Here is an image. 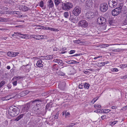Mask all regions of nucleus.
Wrapping results in <instances>:
<instances>
[{
  "mask_svg": "<svg viewBox=\"0 0 127 127\" xmlns=\"http://www.w3.org/2000/svg\"><path fill=\"white\" fill-rule=\"evenodd\" d=\"M66 62L68 64H71V60H70V61L67 60V61H66Z\"/></svg>",
  "mask_w": 127,
  "mask_h": 127,
  "instance_id": "58",
  "label": "nucleus"
},
{
  "mask_svg": "<svg viewBox=\"0 0 127 127\" xmlns=\"http://www.w3.org/2000/svg\"><path fill=\"white\" fill-rule=\"evenodd\" d=\"M48 2L49 7L51 8L54 5L53 2L52 0H49Z\"/></svg>",
  "mask_w": 127,
  "mask_h": 127,
  "instance_id": "21",
  "label": "nucleus"
},
{
  "mask_svg": "<svg viewBox=\"0 0 127 127\" xmlns=\"http://www.w3.org/2000/svg\"><path fill=\"white\" fill-rule=\"evenodd\" d=\"M3 124L4 126H6L8 124V121L7 120H5L3 123Z\"/></svg>",
  "mask_w": 127,
  "mask_h": 127,
  "instance_id": "34",
  "label": "nucleus"
},
{
  "mask_svg": "<svg viewBox=\"0 0 127 127\" xmlns=\"http://www.w3.org/2000/svg\"><path fill=\"white\" fill-rule=\"evenodd\" d=\"M70 115V113L69 112H67L66 113V114L65 115V117H68L69 115Z\"/></svg>",
  "mask_w": 127,
  "mask_h": 127,
  "instance_id": "57",
  "label": "nucleus"
},
{
  "mask_svg": "<svg viewBox=\"0 0 127 127\" xmlns=\"http://www.w3.org/2000/svg\"><path fill=\"white\" fill-rule=\"evenodd\" d=\"M94 112L101 113H103L104 112V110L103 109H98L95 110Z\"/></svg>",
  "mask_w": 127,
  "mask_h": 127,
  "instance_id": "19",
  "label": "nucleus"
},
{
  "mask_svg": "<svg viewBox=\"0 0 127 127\" xmlns=\"http://www.w3.org/2000/svg\"><path fill=\"white\" fill-rule=\"evenodd\" d=\"M122 66L124 67V68H125L127 67V65L126 64H122Z\"/></svg>",
  "mask_w": 127,
  "mask_h": 127,
  "instance_id": "62",
  "label": "nucleus"
},
{
  "mask_svg": "<svg viewBox=\"0 0 127 127\" xmlns=\"http://www.w3.org/2000/svg\"><path fill=\"white\" fill-rule=\"evenodd\" d=\"M81 55V54H76L74 55H73L72 56H71V57H73V56H80Z\"/></svg>",
  "mask_w": 127,
  "mask_h": 127,
  "instance_id": "53",
  "label": "nucleus"
},
{
  "mask_svg": "<svg viewBox=\"0 0 127 127\" xmlns=\"http://www.w3.org/2000/svg\"><path fill=\"white\" fill-rule=\"evenodd\" d=\"M75 125V124L74 123H72L70 124L69 126V127H72L74 126Z\"/></svg>",
  "mask_w": 127,
  "mask_h": 127,
  "instance_id": "52",
  "label": "nucleus"
},
{
  "mask_svg": "<svg viewBox=\"0 0 127 127\" xmlns=\"http://www.w3.org/2000/svg\"><path fill=\"white\" fill-rule=\"evenodd\" d=\"M54 3L56 6H58L60 3L61 1L60 0H54Z\"/></svg>",
  "mask_w": 127,
  "mask_h": 127,
  "instance_id": "24",
  "label": "nucleus"
},
{
  "mask_svg": "<svg viewBox=\"0 0 127 127\" xmlns=\"http://www.w3.org/2000/svg\"><path fill=\"white\" fill-rule=\"evenodd\" d=\"M108 22L110 25H113V21L111 19H109L108 20Z\"/></svg>",
  "mask_w": 127,
  "mask_h": 127,
  "instance_id": "38",
  "label": "nucleus"
},
{
  "mask_svg": "<svg viewBox=\"0 0 127 127\" xmlns=\"http://www.w3.org/2000/svg\"><path fill=\"white\" fill-rule=\"evenodd\" d=\"M75 52V50H70L69 52V54H72L74 53Z\"/></svg>",
  "mask_w": 127,
  "mask_h": 127,
  "instance_id": "47",
  "label": "nucleus"
},
{
  "mask_svg": "<svg viewBox=\"0 0 127 127\" xmlns=\"http://www.w3.org/2000/svg\"><path fill=\"white\" fill-rule=\"evenodd\" d=\"M43 101V100L42 99H36L35 100L32 101V102H36V104L35 106L33 108V109L34 111H37V110L40 109L41 108V106L39 102H41Z\"/></svg>",
  "mask_w": 127,
  "mask_h": 127,
  "instance_id": "2",
  "label": "nucleus"
},
{
  "mask_svg": "<svg viewBox=\"0 0 127 127\" xmlns=\"http://www.w3.org/2000/svg\"><path fill=\"white\" fill-rule=\"evenodd\" d=\"M111 110L109 109H105L104 113H107L110 112Z\"/></svg>",
  "mask_w": 127,
  "mask_h": 127,
  "instance_id": "41",
  "label": "nucleus"
},
{
  "mask_svg": "<svg viewBox=\"0 0 127 127\" xmlns=\"http://www.w3.org/2000/svg\"><path fill=\"white\" fill-rule=\"evenodd\" d=\"M64 16L66 18H68L69 16V13L68 12H66L64 13Z\"/></svg>",
  "mask_w": 127,
  "mask_h": 127,
  "instance_id": "30",
  "label": "nucleus"
},
{
  "mask_svg": "<svg viewBox=\"0 0 127 127\" xmlns=\"http://www.w3.org/2000/svg\"><path fill=\"white\" fill-rule=\"evenodd\" d=\"M53 62L54 63H56L59 65L61 66H62L63 64L62 61L59 59H54L53 61Z\"/></svg>",
  "mask_w": 127,
  "mask_h": 127,
  "instance_id": "16",
  "label": "nucleus"
},
{
  "mask_svg": "<svg viewBox=\"0 0 127 127\" xmlns=\"http://www.w3.org/2000/svg\"><path fill=\"white\" fill-rule=\"evenodd\" d=\"M74 41L75 43H77L78 44H79L80 42V40L79 39H78L77 40H74Z\"/></svg>",
  "mask_w": 127,
  "mask_h": 127,
  "instance_id": "48",
  "label": "nucleus"
},
{
  "mask_svg": "<svg viewBox=\"0 0 127 127\" xmlns=\"http://www.w3.org/2000/svg\"><path fill=\"white\" fill-rule=\"evenodd\" d=\"M111 108L112 109H115L117 108V107L116 106H112L111 107Z\"/></svg>",
  "mask_w": 127,
  "mask_h": 127,
  "instance_id": "60",
  "label": "nucleus"
},
{
  "mask_svg": "<svg viewBox=\"0 0 127 127\" xmlns=\"http://www.w3.org/2000/svg\"><path fill=\"white\" fill-rule=\"evenodd\" d=\"M97 23L99 25H104L106 23V19L102 17H99L97 20Z\"/></svg>",
  "mask_w": 127,
  "mask_h": 127,
  "instance_id": "7",
  "label": "nucleus"
},
{
  "mask_svg": "<svg viewBox=\"0 0 127 127\" xmlns=\"http://www.w3.org/2000/svg\"><path fill=\"white\" fill-rule=\"evenodd\" d=\"M43 63L41 60H39L36 63V65L39 67H42L43 66Z\"/></svg>",
  "mask_w": 127,
  "mask_h": 127,
  "instance_id": "15",
  "label": "nucleus"
},
{
  "mask_svg": "<svg viewBox=\"0 0 127 127\" xmlns=\"http://www.w3.org/2000/svg\"><path fill=\"white\" fill-rule=\"evenodd\" d=\"M112 71L115 72H117L118 71V69L116 68H114L112 70Z\"/></svg>",
  "mask_w": 127,
  "mask_h": 127,
  "instance_id": "55",
  "label": "nucleus"
},
{
  "mask_svg": "<svg viewBox=\"0 0 127 127\" xmlns=\"http://www.w3.org/2000/svg\"><path fill=\"white\" fill-rule=\"evenodd\" d=\"M66 111H64L63 112L62 115L63 116H65V115L66 114Z\"/></svg>",
  "mask_w": 127,
  "mask_h": 127,
  "instance_id": "61",
  "label": "nucleus"
},
{
  "mask_svg": "<svg viewBox=\"0 0 127 127\" xmlns=\"http://www.w3.org/2000/svg\"><path fill=\"white\" fill-rule=\"evenodd\" d=\"M50 106V104H47L45 107V110H46L48 109L49 107Z\"/></svg>",
  "mask_w": 127,
  "mask_h": 127,
  "instance_id": "39",
  "label": "nucleus"
},
{
  "mask_svg": "<svg viewBox=\"0 0 127 127\" xmlns=\"http://www.w3.org/2000/svg\"><path fill=\"white\" fill-rule=\"evenodd\" d=\"M69 20L74 23L77 22L78 21V18L76 15H75L73 13H70Z\"/></svg>",
  "mask_w": 127,
  "mask_h": 127,
  "instance_id": "4",
  "label": "nucleus"
},
{
  "mask_svg": "<svg viewBox=\"0 0 127 127\" xmlns=\"http://www.w3.org/2000/svg\"><path fill=\"white\" fill-rule=\"evenodd\" d=\"M83 87H84V84L83 83H81L79 86V88L80 89H82Z\"/></svg>",
  "mask_w": 127,
  "mask_h": 127,
  "instance_id": "36",
  "label": "nucleus"
},
{
  "mask_svg": "<svg viewBox=\"0 0 127 127\" xmlns=\"http://www.w3.org/2000/svg\"><path fill=\"white\" fill-rule=\"evenodd\" d=\"M30 8L24 5H21L19 7V9L23 11H26L30 10Z\"/></svg>",
  "mask_w": 127,
  "mask_h": 127,
  "instance_id": "14",
  "label": "nucleus"
},
{
  "mask_svg": "<svg viewBox=\"0 0 127 127\" xmlns=\"http://www.w3.org/2000/svg\"><path fill=\"white\" fill-rule=\"evenodd\" d=\"M94 107L95 109L100 108L101 107V105L98 104H95L94 105Z\"/></svg>",
  "mask_w": 127,
  "mask_h": 127,
  "instance_id": "27",
  "label": "nucleus"
},
{
  "mask_svg": "<svg viewBox=\"0 0 127 127\" xmlns=\"http://www.w3.org/2000/svg\"><path fill=\"white\" fill-rule=\"evenodd\" d=\"M119 8L117 7L112 10V14L113 16H117L121 13V11Z\"/></svg>",
  "mask_w": 127,
  "mask_h": 127,
  "instance_id": "8",
  "label": "nucleus"
},
{
  "mask_svg": "<svg viewBox=\"0 0 127 127\" xmlns=\"http://www.w3.org/2000/svg\"><path fill=\"white\" fill-rule=\"evenodd\" d=\"M20 35H22V36L21 37L22 38H26V37H28V35L27 34H20Z\"/></svg>",
  "mask_w": 127,
  "mask_h": 127,
  "instance_id": "35",
  "label": "nucleus"
},
{
  "mask_svg": "<svg viewBox=\"0 0 127 127\" xmlns=\"http://www.w3.org/2000/svg\"><path fill=\"white\" fill-rule=\"evenodd\" d=\"M90 85L89 84H87V83H85L84 84V87L85 88L88 89L90 86Z\"/></svg>",
  "mask_w": 127,
  "mask_h": 127,
  "instance_id": "28",
  "label": "nucleus"
},
{
  "mask_svg": "<svg viewBox=\"0 0 127 127\" xmlns=\"http://www.w3.org/2000/svg\"><path fill=\"white\" fill-rule=\"evenodd\" d=\"M37 36L36 35H31V37L34 38L36 39L37 38Z\"/></svg>",
  "mask_w": 127,
  "mask_h": 127,
  "instance_id": "50",
  "label": "nucleus"
},
{
  "mask_svg": "<svg viewBox=\"0 0 127 127\" xmlns=\"http://www.w3.org/2000/svg\"><path fill=\"white\" fill-rule=\"evenodd\" d=\"M98 65L100 66H104L103 62L98 63Z\"/></svg>",
  "mask_w": 127,
  "mask_h": 127,
  "instance_id": "51",
  "label": "nucleus"
},
{
  "mask_svg": "<svg viewBox=\"0 0 127 127\" xmlns=\"http://www.w3.org/2000/svg\"><path fill=\"white\" fill-rule=\"evenodd\" d=\"M65 82H63L62 83V89L63 90L64 89V87L65 86Z\"/></svg>",
  "mask_w": 127,
  "mask_h": 127,
  "instance_id": "45",
  "label": "nucleus"
},
{
  "mask_svg": "<svg viewBox=\"0 0 127 127\" xmlns=\"http://www.w3.org/2000/svg\"><path fill=\"white\" fill-rule=\"evenodd\" d=\"M122 78H124V79H126L127 78V75H126L124 76H123L122 77Z\"/></svg>",
  "mask_w": 127,
  "mask_h": 127,
  "instance_id": "63",
  "label": "nucleus"
},
{
  "mask_svg": "<svg viewBox=\"0 0 127 127\" xmlns=\"http://www.w3.org/2000/svg\"><path fill=\"white\" fill-rule=\"evenodd\" d=\"M10 96V95H9L7 96H5L4 97H2L1 98V100H9L11 98V97H10L9 96Z\"/></svg>",
  "mask_w": 127,
  "mask_h": 127,
  "instance_id": "18",
  "label": "nucleus"
},
{
  "mask_svg": "<svg viewBox=\"0 0 127 127\" xmlns=\"http://www.w3.org/2000/svg\"><path fill=\"white\" fill-rule=\"evenodd\" d=\"M125 18V20L124 21V25H127V19L126 18Z\"/></svg>",
  "mask_w": 127,
  "mask_h": 127,
  "instance_id": "43",
  "label": "nucleus"
},
{
  "mask_svg": "<svg viewBox=\"0 0 127 127\" xmlns=\"http://www.w3.org/2000/svg\"><path fill=\"white\" fill-rule=\"evenodd\" d=\"M41 113H42L41 111H39L37 112V114H41Z\"/></svg>",
  "mask_w": 127,
  "mask_h": 127,
  "instance_id": "64",
  "label": "nucleus"
},
{
  "mask_svg": "<svg viewBox=\"0 0 127 127\" xmlns=\"http://www.w3.org/2000/svg\"><path fill=\"white\" fill-rule=\"evenodd\" d=\"M50 29H49V30L51 31H56L57 30L56 29H55L54 28H49Z\"/></svg>",
  "mask_w": 127,
  "mask_h": 127,
  "instance_id": "49",
  "label": "nucleus"
},
{
  "mask_svg": "<svg viewBox=\"0 0 127 127\" xmlns=\"http://www.w3.org/2000/svg\"><path fill=\"white\" fill-rule=\"evenodd\" d=\"M13 52H8L7 53V55L9 57H13Z\"/></svg>",
  "mask_w": 127,
  "mask_h": 127,
  "instance_id": "25",
  "label": "nucleus"
},
{
  "mask_svg": "<svg viewBox=\"0 0 127 127\" xmlns=\"http://www.w3.org/2000/svg\"><path fill=\"white\" fill-rule=\"evenodd\" d=\"M122 44H104L100 45V46L101 48H105L106 47H108L110 45H120Z\"/></svg>",
  "mask_w": 127,
  "mask_h": 127,
  "instance_id": "17",
  "label": "nucleus"
},
{
  "mask_svg": "<svg viewBox=\"0 0 127 127\" xmlns=\"http://www.w3.org/2000/svg\"><path fill=\"white\" fill-rule=\"evenodd\" d=\"M8 114L12 117L17 116L19 113V109L15 106H12L8 110Z\"/></svg>",
  "mask_w": 127,
  "mask_h": 127,
  "instance_id": "1",
  "label": "nucleus"
},
{
  "mask_svg": "<svg viewBox=\"0 0 127 127\" xmlns=\"http://www.w3.org/2000/svg\"><path fill=\"white\" fill-rule=\"evenodd\" d=\"M95 16L94 13L91 11H89L87 12L86 15V17L87 19H92Z\"/></svg>",
  "mask_w": 127,
  "mask_h": 127,
  "instance_id": "10",
  "label": "nucleus"
},
{
  "mask_svg": "<svg viewBox=\"0 0 127 127\" xmlns=\"http://www.w3.org/2000/svg\"><path fill=\"white\" fill-rule=\"evenodd\" d=\"M59 113L58 112H57L56 114L55 115H53V116L54 118L55 119H57L59 117Z\"/></svg>",
  "mask_w": 127,
  "mask_h": 127,
  "instance_id": "32",
  "label": "nucleus"
},
{
  "mask_svg": "<svg viewBox=\"0 0 127 127\" xmlns=\"http://www.w3.org/2000/svg\"><path fill=\"white\" fill-rule=\"evenodd\" d=\"M58 74L59 76H64L65 75V74L62 72L60 71L58 72Z\"/></svg>",
  "mask_w": 127,
  "mask_h": 127,
  "instance_id": "33",
  "label": "nucleus"
},
{
  "mask_svg": "<svg viewBox=\"0 0 127 127\" xmlns=\"http://www.w3.org/2000/svg\"><path fill=\"white\" fill-rule=\"evenodd\" d=\"M116 49L117 52H120L121 51H123L124 50L123 49H119V48L117 49Z\"/></svg>",
  "mask_w": 127,
  "mask_h": 127,
  "instance_id": "54",
  "label": "nucleus"
},
{
  "mask_svg": "<svg viewBox=\"0 0 127 127\" xmlns=\"http://www.w3.org/2000/svg\"><path fill=\"white\" fill-rule=\"evenodd\" d=\"M108 4L110 7L115 8L117 4V0H109Z\"/></svg>",
  "mask_w": 127,
  "mask_h": 127,
  "instance_id": "6",
  "label": "nucleus"
},
{
  "mask_svg": "<svg viewBox=\"0 0 127 127\" xmlns=\"http://www.w3.org/2000/svg\"><path fill=\"white\" fill-rule=\"evenodd\" d=\"M124 4V3L123 2H122L120 3V6L119 7H118V8H119L121 10V9H122V7Z\"/></svg>",
  "mask_w": 127,
  "mask_h": 127,
  "instance_id": "26",
  "label": "nucleus"
},
{
  "mask_svg": "<svg viewBox=\"0 0 127 127\" xmlns=\"http://www.w3.org/2000/svg\"><path fill=\"white\" fill-rule=\"evenodd\" d=\"M98 98H95L93 99L92 100L91 102L92 103L93 102V103L94 104V103L97 100V99Z\"/></svg>",
  "mask_w": 127,
  "mask_h": 127,
  "instance_id": "40",
  "label": "nucleus"
},
{
  "mask_svg": "<svg viewBox=\"0 0 127 127\" xmlns=\"http://www.w3.org/2000/svg\"><path fill=\"white\" fill-rule=\"evenodd\" d=\"M23 114H21V115L19 116L16 118L15 120V121H18L20 119H21L23 117Z\"/></svg>",
  "mask_w": 127,
  "mask_h": 127,
  "instance_id": "23",
  "label": "nucleus"
},
{
  "mask_svg": "<svg viewBox=\"0 0 127 127\" xmlns=\"http://www.w3.org/2000/svg\"><path fill=\"white\" fill-rule=\"evenodd\" d=\"M78 24L79 26L84 28L87 27L88 25L87 22L85 20L80 21Z\"/></svg>",
  "mask_w": 127,
  "mask_h": 127,
  "instance_id": "12",
  "label": "nucleus"
},
{
  "mask_svg": "<svg viewBox=\"0 0 127 127\" xmlns=\"http://www.w3.org/2000/svg\"><path fill=\"white\" fill-rule=\"evenodd\" d=\"M40 6L41 7H42L43 6V1H41L40 3Z\"/></svg>",
  "mask_w": 127,
  "mask_h": 127,
  "instance_id": "46",
  "label": "nucleus"
},
{
  "mask_svg": "<svg viewBox=\"0 0 127 127\" xmlns=\"http://www.w3.org/2000/svg\"><path fill=\"white\" fill-rule=\"evenodd\" d=\"M5 83V82L3 81H2L0 83V88Z\"/></svg>",
  "mask_w": 127,
  "mask_h": 127,
  "instance_id": "31",
  "label": "nucleus"
},
{
  "mask_svg": "<svg viewBox=\"0 0 127 127\" xmlns=\"http://www.w3.org/2000/svg\"><path fill=\"white\" fill-rule=\"evenodd\" d=\"M71 64H77L79 63V62H78L75 61L71 60Z\"/></svg>",
  "mask_w": 127,
  "mask_h": 127,
  "instance_id": "42",
  "label": "nucleus"
},
{
  "mask_svg": "<svg viewBox=\"0 0 127 127\" xmlns=\"http://www.w3.org/2000/svg\"><path fill=\"white\" fill-rule=\"evenodd\" d=\"M81 11V8L79 7H75L73 9L72 13L75 15L78 16L80 13Z\"/></svg>",
  "mask_w": 127,
  "mask_h": 127,
  "instance_id": "9",
  "label": "nucleus"
},
{
  "mask_svg": "<svg viewBox=\"0 0 127 127\" xmlns=\"http://www.w3.org/2000/svg\"><path fill=\"white\" fill-rule=\"evenodd\" d=\"M30 105L28 104H26L23 106L22 109V112L25 113L28 112L29 110Z\"/></svg>",
  "mask_w": 127,
  "mask_h": 127,
  "instance_id": "13",
  "label": "nucleus"
},
{
  "mask_svg": "<svg viewBox=\"0 0 127 127\" xmlns=\"http://www.w3.org/2000/svg\"><path fill=\"white\" fill-rule=\"evenodd\" d=\"M46 36L45 35H37V38L36 39L39 40L41 39H43Z\"/></svg>",
  "mask_w": 127,
  "mask_h": 127,
  "instance_id": "20",
  "label": "nucleus"
},
{
  "mask_svg": "<svg viewBox=\"0 0 127 127\" xmlns=\"http://www.w3.org/2000/svg\"><path fill=\"white\" fill-rule=\"evenodd\" d=\"M19 52H13V57H15L18 54H19Z\"/></svg>",
  "mask_w": 127,
  "mask_h": 127,
  "instance_id": "37",
  "label": "nucleus"
},
{
  "mask_svg": "<svg viewBox=\"0 0 127 127\" xmlns=\"http://www.w3.org/2000/svg\"><path fill=\"white\" fill-rule=\"evenodd\" d=\"M73 4L69 2H66L63 3L62 5V9L65 11H68L72 8L73 7Z\"/></svg>",
  "mask_w": 127,
  "mask_h": 127,
  "instance_id": "3",
  "label": "nucleus"
},
{
  "mask_svg": "<svg viewBox=\"0 0 127 127\" xmlns=\"http://www.w3.org/2000/svg\"><path fill=\"white\" fill-rule=\"evenodd\" d=\"M17 81H15L13 83V85L14 86H16L17 85Z\"/></svg>",
  "mask_w": 127,
  "mask_h": 127,
  "instance_id": "59",
  "label": "nucleus"
},
{
  "mask_svg": "<svg viewBox=\"0 0 127 127\" xmlns=\"http://www.w3.org/2000/svg\"><path fill=\"white\" fill-rule=\"evenodd\" d=\"M53 58V55H49L44 56V58L46 60L52 59Z\"/></svg>",
  "mask_w": 127,
  "mask_h": 127,
  "instance_id": "22",
  "label": "nucleus"
},
{
  "mask_svg": "<svg viewBox=\"0 0 127 127\" xmlns=\"http://www.w3.org/2000/svg\"><path fill=\"white\" fill-rule=\"evenodd\" d=\"M106 115H103L101 116V118L102 120H104L106 118Z\"/></svg>",
  "mask_w": 127,
  "mask_h": 127,
  "instance_id": "56",
  "label": "nucleus"
},
{
  "mask_svg": "<svg viewBox=\"0 0 127 127\" xmlns=\"http://www.w3.org/2000/svg\"><path fill=\"white\" fill-rule=\"evenodd\" d=\"M118 122L117 121H115L113 122H110L109 123V124L110 125H111V126H113L115 124H116V123Z\"/></svg>",
  "mask_w": 127,
  "mask_h": 127,
  "instance_id": "29",
  "label": "nucleus"
},
{
  "mask_svg": "<svg viewBox=\"0 0 127 127\" xmlns=\"http://www.w3.org/2000/svg\"><path fill=\"white\" fill-rule=\"evenodd\" d=\"M5 21V18H3L0 17V22H4Z\"/></svg>",
  "mask_w": 127,
  "mask_h": 127,
  "instance_id": "44",
  "label": "nucleus"
},
{
  "mask_svg": "<svg viewBox=\"0 0 127 127\" xmlns=\"http://www.w3.org/2000/svg\"><path fill=\"white\" fill-rule=\"evenodd\" d=\"M93 4L92 0H87L86 2L85 6L87 8H91L92 7Z\"/></svg>",
  "mask_w": 127,
  "mask_h": 127,
  "instance_id": "11",
  "label": "nucleus"
},
{
  "mask_svg": "<svg viewBox=\"0 0 127 127\" xmlns=\"http://www.w3.org/2000/svg\"><path fill=\"white\" fill-rule=\"evenodd\" d=\"M100 11L102 12H105L108 9V5L107 3H103L101 4L99 6Z\"/></svg>",
  "mask_w": 127,
  "mask_h": 127,
  "instance_id": "5",
  "label": "nucleus"
}]
</instances>
